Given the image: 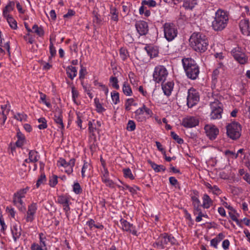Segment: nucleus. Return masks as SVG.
<instances>
[{
    "mask_svg": "<svg viewBox=\"0 0 250 250\" xmlns=\"http://www.w3.org/2000/svg\"><path fill=\"white\" fill-rule=\"evenodd\" d=\"M142 4L147 5L150 7H154L156 5V1L153 0H143L142 1Z\"/></svg>",
    "mask_w": 250,
    "mask_h": 250,
    "instance_id": "13d9d810",
    "label": "nucleus"
},
{
    "mask_svg": "<svg viewBox=\"0 0 250 250\" xmlns=\"http://www.w3.org/2000/svg\"><path fill=\"white\" fill-rule=\"evenodd\" d=\"M145 49L150 58L156 57V53H155V50H153L152 47L150 46H146L145 47Z\"/></svg>",
    "mask_w": 250,
    "mask_h": 250,
    "instance_id": "e433bc0d",
    "label": "nucleus"
},
{
    "mask_svg": "<svg viewBox=\"0 0 250 250\" xmlns=\"http://www.w3.org/2000/svg\"><path fill=\"white\" fill-rule=\"evenodd\" d=\"M112 101L115 104L119 102V94L116 91H113L111 93Z\"/></svg>",
    "mask_w": 250,
    "mask_h": 250,
    "instance_id": "49530a36",
    "label": "nucleus"
},
{
    "mask_svg": "<svg viewBox=\"0 0 250 250\" xmlns=\"http://www.w3.org/2000/svg\"><path fill=\"white\" fill-rule=\"evenodd\" d=\"M123 91L124 93L126 96H130L132 93V90L130 86L128 85H126L124 83L123 87Z\"/></svg>",
    "mask_w": 250,
    "mask_h": 250,
    "instance_id": "ea45409f",
    "label": "nucleus"
},
{
    "mask_svg": "<svg viewBox=\"0 0 250 250\" xmlns=\"http://www.w3.org/2000/svg\"><path fill=\"white\" fill-rule=\"evenodd\" d=\"M210 106L211 109H223L224 108L223 104L218 100L211 102Z\"/></svg>",
    "mask_w": 250,
    "mask_h": 250,
    "instance_id": "c85d7f7f",
    "label": "nucleus"
},
{
    "mask_svg": "<svg viewBox=\"0 0 250 250\" xmlns=\"http://www.w3.org/2000/svg\"><path fill=\"white\" fill-rule=\"evenodd\" d=\"M148 164H150L152 168L155 172H159L161 171H165L166 169V167L163 165H158L150 160L147 161Z\"/></svg>",
    "mask_w": 250,
    "mask_h": 250,
    "instance_id": "5701e85b",
    "label": "nucleus"
},
{
    "mask_svg": "<svg viewBox=\"0 0 250 250\" xmlns=\"http://www.w3.org/2000/svg\"><path fill=\"white\" fill-rule=\"evenodd\" d=\"M202 200L203 204L202 206L204 208L208 209L213 205V200L207 194H204L203 195Z\"/></svg>",
    "mask_w": 250,
    "mask_h": 250,
    "instance_id": "aec40b11",
    "label": "nucleus"
},
{
    "mask_svg": "<svg viewBox=\"0 0 250 250\" xmlns=\"http://www.w3.org/2000/svg\"><path fill=\"white\" fill-rule=\"evenodd\" d=\"M54 120L58 125V127L62 130L64 129V125L62 121V112L60 110H56L54 112Z\"/></svg>",
    "mask_w": 250,
    "mask_h": 250,
    "instance_id": "a211bd4d",
    "label": "nucleus"
},
{
    "mask_svg": "<svg viewBox=\"0 0 250 250\" xmlns=\"http://www.w3.org/2000/svg\"><path fill=\"white\" fill-rule=\"evenodd\" d=\"M145 111H149V110H135L133 113L134 118L139 122H143L146 120V117Z\"/></svg>",
    "mask_w": 250,
    "mask_h": 250,
    "instance_id": "412c9836",
    "label": "nucleus"
},
{
    "mask_svg": "<svg viewBox=\"0 0 250 250\" xmlns=\"http://www.w3.org/2000/svg\"><path fill=\"white\" fill-rule=\"evenodd\" d=\"M75 14V12L74 10H73L72 9H69L68 10V12L67 13V14L63 15V18H69L70 17H72V16H74Z\"/></svg>",
    "mask_w": 250,
    "mask_h": 250,
    "instance_id": "338daca9",
    "label": "nucleus"
},
{
    "mask_svg": "<svg viewBox=\"0 0 250 250\" xmlns=\"http://www.w3.org/2000/svg\"><path fill=\"white\" fill-rule=\"evenodd\" d=\"M120 222L124 230L128 231L134 235H137V231L135 229V227L132 224H130L126 220L123 219H121Z\"/></svg>",
    "mask_w": 250,
    "mask_h": 250,
    "instance_id": "4468645a",
    "label": "nucleus"
},
{
    "mask_svg": "<svg viewBox=\"0 0 250 250\" xmlns=\"http://www.w3.org/2000/svg\"><path fill=\"white\" fill-rule=\"evenodd\" d=\"M103 182L105 184L106 187L111 188H115V184L112 180L110 179L109 177L106 179H105Z\"/></svg>",
    "mask_w": 250,
    "mask_h": 250,
    "instance_id": "c03bdc74",
    "label": "nucleus"
},
{
    "mask_svg": "<svg viewBox=\"0 0 250 250\" xmlns=\"http://www.w3.org/2000/svg\"><path fill=\"white\" fill-rule=\"evenodd\" d=\"M58 203L62 205L63 209L65 211V213L67 214L70 210V199L66 195H61L58 197Z\"/></svg>",
    "mask_w": 250,
    "mask_h": 250,
    "instance_id": "2eb2a0df",
    "label": "nucleus"
},
{
    "mask_svg": "<svg viewBox=\"0 0 250 250\" xmlns=\"http://www.w3.org/2000/svg\"><path fill=\"white\" fill-rule=\"evenodd\" d=\"M120 55L123 60H125L128 55V52L126 49L124 48H121L120 50Z\"/></svg>",
    "mask_w": 250,
    "mask_h": 250,
    "instance_id": "864d4df0",
    "label": "nucleus"
},
{
    "mask_svg": "<svg viewBox=\"0 0 250 250\" xmlns=\"http://www.w3.org/2000/svg\"><path fill=\"white\" fill-rule=\"evenodd\" d=\"M170 134L171 137L179 144H182L184 143V140L182 138H180L174 132L171 131Z\"/></svg>",
    "mask_w": 250,
    "mask_h": 250,
    "instance_id": "37998d69",
    "label": "nucleus"
},
{
    "mask_svg": "<svg viewBox=\"0 0 250 250\" xmlns=\"http://www.w3.org/2000/svg\"><path fill=\"white\" fill-rule=\"evenodd\" d=\"M182 63L187 77L191 80H195L200 72L196 62L191 58H184Z\"/></svg>",
    "mask_w": 250,
    "mask_h": 250,
    "instance_id": "f03ea898",
    "label": "nucleus"
},
{
    "mask_svg": "<svg viewBox=\"0 0 250 250\" xmlns=\"http://www.w3.org/2000/svg\"><path fill=\"white\" fill-rule=\"evenodd\" d=\"M200 204L193 205V213L194 215H197L200 212H202Z\"/></svg>",
    "mask_w": 250,
    "mask_h": 250,
    "instance_id": "052dcab7",
    "label": "nucleus"
},
{
    "mask_svg": "<svg viewBox=\"0 0 250 250\" xmlns=\"http://www.w3.org/2000/svg\"><path fill=\"white\" fill-rule=\"evenodd\" d=\"M26 117L27 116L23 113H16L14 114V118L20 121L26 120Z\"/></svg>",
    "mask_w": 250,
    "mask_h": 250,
    "instance_id": "79ce46f5",
    "label": "nucleus"
},
{
    "mask_svg": "<svg viewBox=\"0 0 250 250\" xmlns=\"http://www.w3.org/2000/svg\"><path fill=\"white\" fill-rule=\"evenodd\" d=\"M43 235L42 233H41L39 234L40 236V246H42V247L43 248H46V245L45 243V240L46 239V238L42 237V236Z\"/></svg>",
    "mask_w": 250,
    "mask_h": 250,
    "instance_id": "5fc2aeb1",
    "label": "nucleus"
},
{
    "mask_svg": "<svg viewBox=\"0 0 250 250\" xmlns=\"http://www.w3.org/2000/svg\"><path fill=\"white\" fill-rule=\"evenodd\" d=\"M29 190V188L26 187V188L21 189L17 192H16L14 195L21 198L25 197V195L27 193V191Z\"/></svg>",
    "mask_w": 250,
    "mask_h": 250,
    "instance_id": "72a5a7b5",
    "label": "nucleus"
},
{
    "mask_svg": "<svg viewBox=\"0 0 250 250\" xmlns=\"http://www.w3.org/2000/svg\"><path fill=\"white\" fill-rule=\"evenodd\" d=\"M165 36L168 41H172L177 35V30L173 24L166 23L164 25Z\"/></svg>",
    "mask_w": 250,
    "mask_h": 250,
    "instance_id": "1a4fd4ad",
    "label": "nucleus"
},
{
    "mask_svg": "<svg viewBox=\"0 0 250 250\" xmlns=\"http://www.w3.org/2000/svg\"><path fill=\"white\" fill-rule=\"evenodd\" d=\"M110 82L112 83V86L113 88L118 89L119 85L118 84V81L116 77H111L110 78Z\"/></svg>",
    "mask_w": 250,
    "mask_h": 250,
    "instance_id": "de8ad7c7",
    "label": "nucleus"
},
{
    "mask_svg": "<svg viewBox=\"0 0 250 250\" xmlns=\"http://www.w3.org/2000/svg\"><path fill=\"white\" fill-rule=\"evenodd\" d=\"M73 191L77 194L82 193V189L78 183H75L73 185Z\"/></svg>",
    "mask_w": 250,
    "mask_h": 250,
    "instance_id": "a18cd8bd",
    "label": "nucleus"
},
{
    "mask_svg": "<svg viewBox=\"0 0 250 250\" xmlns=\"http://www.w3.org/2000/svg\"><path fill=\"white\" fill-rule=\"evenodd\" d=\"M37 210V205L35 203H32L28 207L25 219L27 222H32L34 218L35 215Z\"/></svg>",
    "mask_w": 250,
    "mask_h": 250,
    "instance_id": "f8f14e48",
    "label": "nucleus"
},
{
    "mask_svg": "<svg viewBox=\"0 0 250 250\" xmlns=\"http://www.w3.org/2000/svg\"><path fill=\"white\" fill-rule=\"evenodd\" d=\"M123 171L124 176L125 178H129L131 180H133L135 178L129 168H124L123 169Z\"/></svg>",
    "mask_w": 250,
    "mask_h": 250,
    "instance_id": "473e14b6",
    "label": "nucleus"
},
{
    "mask_svg": "<svg viewBox=\"0 0 250 250\" xmlns=\"http://www.w3.org/2000/svg\"><path fill=\"white\" fill-rule=\"evenodd\" d=\"M206 135L210 140H214L218 135L219 129L212 125H206L204 127Z\"/></svg>",
    "mask_w": 250,
    "mask_h": 250,
    "instance_id": "9d476101",
    "label": "nucleus"
},
{
    "mask_svg": "<svg viewBox=\"0 0 250 250\" xmlns=\"http://www.w3.org/2000/svg\"><path fill=\"white\" fill-rule=\"evenodd\" d=\"M58 183V176L57 175H53L50 178L49 184L51 187H54Z\"/></svg>",
    "mask_w": 250,
    "mask_h": 250,
    "instance_id": "a19ab883",
    "label": "nucleus"
},
{
    "mask_svg": "<svg viewBox=\"0 0 250 250\" xmlns=\"http://www.w3.org/2000/svg\"><path fill=\"white\" fill-rule=\"evenodd\" d=\"M231 54L233 55L235 60L241 64H244L246 62V58L245 54L236 51L233 49L231 51Z\"/></svg>",
    "mask_w": 250,
    "mask_h": 250,
    "instance_id": "f3484780",
    "label": "nucleus"
},
{
    "mask_svg": "<svg viewBox=\"0 0 250 250\" xmlns=\"http://www.w3.org/2000/svg\"><path fill=\"white\" fill-rule=\"evenodd\" d=\"M39 94L41 95L40 97V100L42 101V102L47 107L50 108L51 107V104L49 102H47L46 101V96L45 94L42 93L41 92H39Z\"/></svg>",
    "mask_w": 250,
    "mask_h": 250,
    "instance_id": "58836bf2",
    "label": "nucleus"
},
{
    "mask_svg": "<svg viewBox=\"0 0 250 250\" xmlns=\"http://www.w3.org/2000/svg\"><path fill=\"white\" fill-rule=\"evenodd\" d=\"M196 4V0H184L183 7L191 10Z\"/></svg>",
    "mask_w": 250,
    "mask_h": 250,
    "instance_id": "cd10ccee",
    "label": "nucleus"
},
{
    "mask_svg": "<svg viewBox=\"0 0 250 250\" xmlns=\"http://www.w3.org/2000/svg\"><path fill=\"white\" fill-rule=\"evenodd\" d=\"M189 42L193 49L199 52H204L207 49L208 45L207 38L203 34L193 33L189 40Z\"/></svg>",
    "mask_w": 250,
    "mask_h": 250,
    "instance_id": "f257e3e1",
    "label": "nucleus"
},
{
    "mask_svg": "<svg viewBox=\"0 0 250 250\" xmlns=\"http://www.w3.org/2000/svg\"><path fill=\"white\" fill-rule=\"evenodd\" d=\"M38 120V122L40 123V124L38 125V128L40 129H44L47 128V125L44 118H40Z\"/></svg>",
    "mask_w": 250,
    "mask_h": 250,
    "instance_id": "c9c22d12",
    "label": "nucleus"
},
{
    "mask_svg": "<svg viewBox=\"0 0 250 250\" xmlns=\"http://www.w3.org/2000/svg\"><path fill=\"white\" fill-rule=\"evenodd\" d=\"M193 193L194 195L192 196L191 201L192 202V205H196V204H200V201L198 198V194L199 192L197 190H193Z\"/></svg>",
    "mask_w": 250,
    "mask_h": 250,
    "instance_id": "f704fd0d",
    "label": "nucleus"
},
{
    "mask_svg": "<svg viewBox=\"0 0 250 250\" xmlns=\"http://www.w3.org/2000/svg\"><path fill=\"white\" fill-rule=\"evenodd\" d=\"M14 241H16L21 235V229L18 228L17 226H15L11 229Z\"/></svg>",
    "mask_w": 250,
    "mask_h": 250,
    "instance_id": "a878e982",
    "label": "nucleus"
},
{
    "mask_svg": "<svg viewBox=\"0 0 250 250\" xmlns=\"http://www.w3.org/2000/svg\"><path fill=\"white\" fill-rule=\"evenodd\" d=\"M101 173L102 181L103 182L105 179L109 177V172L107 168L104 167V169L102 171Z\"/></svg>",
    "mask_w": 250,
    "mask_h": 250,
    "instance_id": "8fccbe9b",
    "label": "nucleus"
},
{
    "mask_svg": "<svg viewBox=\"0 0 250 250\" xmlns=\"http://www.w3.org/2000/svg\"><path fill=\"white\" fill-rule=\"evenodd\" d=\"M243 179L249 185H250V174L249 173H246L243 177Z\"/></svg>",
    "mask_w": 250,
    "mask_h": 250,
    "instance_id": "774afa93",
    "label": "nucleus"
},
{
    "mask_svg": "<svg viewBox=\"0 0 250 250\" xmlns=\"http://www.w3.org/2000/svg\"><path fill=\"white\" fill-rule=\"evenodd\" d=\"M222 110H212L210 113V118L212 120L219 119L222 118Z\"/></svg>",
    "mask_w": 250,
    "mask_h": 250,
    "instance_id": "7c9ffc66",
    "label": "nucleus"
},
{
    "mask_svg": "<svg viewBox=\"0 0 250 250\" xmlns=\"http://www.w3.org/2000/svg\"><path fill=\"white\" fill-rule=\"evenodd\" d=\"M28 155L29 160L32 163L37 162L40 158V156L38 154V152L34 150H30L29 152Z\"/></svg>",
    "mask_w": 250,
    "mask_h": 250,
    "instance_id": "bb28decb",
    "label": "nucleus"
},
{
    "mask_svg": "<svg viewBox=\"0 0 250 250\" xmlns=\"http://www.w3.org/2000/svg\"><path fill=\"white\" fill-rule=\"evenodd\" d=\"M228 16L226 12L222 10H218L215 13L214 20L212 21V26L215 31H221L227 26Z\"/></svg>",
    "mask_w": 250,
    "mask_h": 250,
    "instance_id": "7ed1b4c3",
    "label": "nucleus"
},
{
    "mask_svg": "<svg viewBox=\"0 0 250 250\" xmlns=\"http://www.w3.org/2000/svg\"><path fill=\"white\" fill-rule=\"evenodd\" d=\"M177 244L176 239L171 234L167 233L161 234L157 241L153 243V246L160 249H164L167 246Z\"/></svg>",
    "mask_w": 250,
    "mask_h": 250,
    "instance_id": "20e7f679",
    "label": "nucleus"
},
{
    "mask_svg": "<svg viewBox=\"0 0 250 250\" xmlns=\"http://www.w3.org/2000/svg\"><path fill=\"white\" fill-rule=\"evenodd\" d=\"M31 250H47V248H43L42 246H40L39 244L37 243H33L32 244L31 247Z\"/></svg>",
    "mask_w": 250,
    "mask_h": 250,
    "instance_id": "6e6d98bb",
    "label": "nucleus"
},
{
    "mask_svg": "<svg viewBox=\"0 0 250 250\" xmlns=\"http://www.w3.org/2000/svg\"><path fill=\"white\" fill-rule=\"evenodd\" d=\"M88 130L89 131V133H91L93 136H94V138H95V135L94 134V131L96 130V128L93 127L92 124L91 122H89L88 123Z\"/></svg>",
    "mask_w": 250,
    "mask_h": 250,
    "instance_id": "0e129e2a",
    "label": "nucleus"
},
{
    "mask_svg": "<svg viewBox=\"0 0 250 250\" xmlns=\"http://www.w3.org/2000/svg\"><path fill=\"white\" fill-rule=\"evenodd\" d=\"M199 100V95L195 89L191 88L188 90L187 97V105L188 108L192 107Z\"/></svg>",
    "mask_w": 250,
    "mask_h": 250,
    "instance_id": "6e6552de",
    "label": "nucleus"
},
{
    "mask_svg": "<svg viewBox=\"0 0 250 250\" xmlns=\"http://www.w3.org/2000/svg\"><path fill=\"white\" fill-rule=\"evenodd\" d=\"M46 181V177L44 173L41 174L40 177L39 178L37 181L36 187L39 188L40 186L44 183Z\"/></svg>",
    "mask_w": 250,
    "mask_h": 250,
    "instance_id": "4c0bfd02",
    "label": "nucleus"
},
{
    "mask_svg": "<svg viewBox=\"0 0 250 250\" xmlns=\"http://www.w3.org/2000/svg\"><path fill=\"white\" fill-rule=\"evenodd\" d=\"M136 105L137 104L134 103L133 99H128L125 104V109H128L131 105L136 106Z\"/></svg>",
    "mask_w": 250,
    "mask_h": 250,
    "instance_id": "603ef678",
    "label": "nucleus"
},
{
    "mask_svg": "<svg viewBox=\"0 0 250 250\" xmlns=\"http://www.w3.org/2000/svg\"><path fill=\"white\" fill-rule=\"evenodd\" d=\"M229 214L230 218L234 221H235L237 225H240V222L237 219L236 216L235 214V210L234 211H230L229 212Z\"/></svg>",
    "mask_w": 250,
    "mask_h": 250,
    "instance_id": "3c124183",
    "label": "nucleus"
},
{
    "mask_svg": "<svg viewBox=\"0 0 250 250\" xmlns=\"http://www.w3.org/2000/svg\"><path fill=\"white\" fill-rule=\"evenodd\" d=\"M66 74L68 77L73 80L77 75V70L75 67L72 66H68L66 69Z\"/></svg>",
    "mask_w": 250,
    "mask_h": 250,
    "instance_id": "b1692460",
    "label": "nucleus"
},
{
    "mask_svg": "<svg viewBox=\"0 0 250 250\" xmlns=\"http://www.w3.org/2000/svg\"><path fill=\"white\" fill-rule=\"evenodd\" d=\"M136 125L134 121L129 120L127 123L126 129L130 131H134L135 129Z\"/></svg>",
    "mask_w": 250,
    "mask_h": 250,
    "instance_id": "09e8293b",
    "label": "nucleus"
},
{
    "mask_svg": "<svg viewBox=\"0 0 250 250\" xmlns=\"http://www.w3.org/2000/svg\"><path fill=\"white\" fill-rule=\"evenodd\" d=\"M226 129L228 136L232 140H237L241 136V126L237 122L229 124L226 126Z\"/></svg>",
    "mask_w": 250,
    "mask_h": 250,
    "instance_id": "39448f33",
    "label": "nucleus"
},
{
    "mask_svg": "<svg viewBox=\"0 0 250 250\" xmlns=\"http://www.w3.org/2000/svg\"><path fill=\"white\" fill-rule=\"evenodd\" d=\"M75 159H71L69 162H67L64 159L60 158L57 162V166L59 167H62L64 168V172L68 174H71L73 172V167L75 166Z\"/></svg>",
    "mask_w": 250,
    "mask_h": 250,
    "instance_id": "0eeeda50",
    "label": "nucleus"
},
{
    "mask_svg": "<svg viewBox=\"0 0 250 250\" xmlns=\"http://www.w3.org/2000/svg\"><path fill=\"white\" fill-rule=\"evenodd\" d=\"M86 74V68L84 67H83L81 65V69L80 71V79L82 80L84 78L85 75Z\"/></svg>",
    "mask_w": 250,
    "mask_h": 250,
    "instance_id": "680f3d73",
    "label": "nucleus"
},
{
    "mask_svg": "<svg viewBox=\"0 0 250 250\" xmlns=\"http://www.w3.org/2000/svg\"><path fill=\"white\" fill-rule=\"evenodd\" d=\"M3 48V49L1 48V53L4 52V49H5L8 55H10V45L9 44V42H6L5 43H4V45L2 46Z\"/></svg>",
    "mask_w": 250,
    "mask_h": 250,
    "instance_id": "e2e57ef3",
    "label": "nucleus"
},
{
    "mask_svg": "<svg viewBox=\"0 0 250 250\" xmlns=\"http://www.w3.org/2000/svg\"><path fill=\"white\" fill-rule=\"evenodd\" d=\"M213 194L220 195L222 192L221 189L217 186H213V188L211 190Z\"/></svg>",
    "mask_w": 250,
    "mask_h": 250,
    "instance_id": "bf43d9fd",
    "label": "nucleus"
},
{
    "mask_svg": "<svg viewBox=\"0 0 250 250\" xmlns=\"http://www.w3.org/2000/svg\"><path fill=\"white\" fill-rule=\"evenodd\" d=\"M111 13L112 14L111 19L114 21H118V13L117 12V10L115 8L111 9Z\"/></svg>",
    "mask_w": 250,
    "mask_h": 250,
    "instance_id": "4d7b16f0",
    "label": "nucleus"
},
{
    "mask_svg": "<svg viewBox=\"0 0 250 250\" xmlns=\"http://www.w3.org/2000/svg\"><path fill=\"white\" fill-rule=\"evenodd\" d=\"M91 166L90 163L84 161L83 167L82 168V176L84 178L85 176V173L88 170L89 171L91 169Z\"/></svg>",
    "mask_w": 250,
    "mask_h": 250,
    "instance_id": "2f4dec72",
    "label": "nucleus"
},
{
    "mask_svg": "<svg viewBox=\"0 0 250 250\" xmlns=\"http://www.w3.org/2000/svg\"><path fill=\"white\" fill-rule=\"evenodd\" d=\"M14 6V2L10 1L3 10V16H5L8 15L9 14H8V13L13 10Z\"/></svg>",
    "mask_w": 250,
    "mask_h": 250,
    "instance_id": "c756f323",
    "label": "nucleus"
},
{
    "mask_svg": "<svg viewBox=\"0 0 250 250\" xmlns=\"http://www.w3.org/2000/svg\"><path fill=\"white\" fill-rule=\"evenodd\" d=\"M135 27L140 35H146L148 31L147 23L145 21H138L135 24Z\"/></svg>",
    "mask_w": 250,
    "mask_h": 250,
    "instance_id": "ddd939ff",
    "label": "nucleus"
},
{
    "mask_svg": "<svg viewBox=\"0 0 250 250\" xmlns=\"http://www.w3.org/2000/svg\"><path fill=\"white\" fill-rule=\"evenodd\" d=\"M199 120L193 116H187L183 119L181 125L186 128H192L199 125Z\"/></svg>",
    "mask_w": 250,
    "mask_h": 250,
    "instance_id": "9b49d317",
    "label": "nucleus"
},
{
    "mask_svg": "<svg viewBox=\"0 0 250 250\" xmlns=\"http://www.w3.org/2000/svg\"><path fill=\"white\" fill-rule=\"evenodd\" d=\"M229 241L228 239H226L223 241L222 243V247L225 250L229 249Z\"/></svg>",
    "mask_w": 250,
    "mask_h": 250,
    "instance_id": "69168bd1",
    "label": "nucleus"
},
{
    "mask_svg": "<svg viewBox=\"0 0 250 250\" xmlns=\"http://www.w3.org/2000/svg\"><path fill=\"white\" fill-rule=\"evenodd\" d=\"M22 198L15 195L13 197V203L21 212H24L26 210L25 204L22 201Z\"/></svg>",
    "mask_w": 250,
    "mask_h": 250,
    "instance_id": "6ab92c4d",
    "label": "nucleus"
},
{
    "mask_svg": "<svg viewBox=\"0 0 250 250\" xmlns=\"http://www.w3.org/2000/svg\"><path fill=\"white\" fill-rule=\"evenodd\" d=\"M239 27L243 34L247 36L250 34V27L249 20H243L240 21Z\"/></svg>",
    "mask_w": 250,
    "mask_h": 250,
    "instance_id": "dca6fc26",
    "label": "nucleus"
},
{
    "mask_svg": "<svg viewBox=\"0 0 250 250\" xmlns=\"http://www.w3.org/2000/svg\"><path fill=\"white\" fill-rule=\"evenodd\" d=\"M174 83L172 82H167L165 84L162 83V89L165 95L169 96L171 93L173 88Z\"/></svg>",
    "mask_w": 250,
    "mask_h": 250,
    "instance_id": "4be33fe9",
    "label": "nucleus"
},
{
    "mask_svg": "<svg viewBox=\"0 0 250 250\" xmlns=\"http://www.w3.org/2000/svg\"><path fill=\"white\" fill-rule=\"evenodd\" d=\"M6 20L10 27L13 29L17 28V22L10 15L3 16Z\"/></svg>",
    "mask_w": 250,
    "mask_h": 250,
    "instance_id": "393cba45",
    "label": "nucleus"
},
{
    "mask_svg": "<svg viewBox=\"0 0 250 250\" xmlns=\"http://www.w3.org/2000/svg\"><path fill=\"white\" fill-rule=\"evenodd\" d=\"M168 72L163 65H158L155 68L153 74V80L158 83L164 82L166 80Z\"/></svg>",
    "mask_w": 250,
    "mask_h": 250,
    "instance_id": "423d86ee",
    "label": "nucleus"
}]
</instances>
